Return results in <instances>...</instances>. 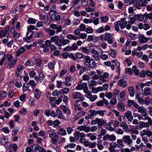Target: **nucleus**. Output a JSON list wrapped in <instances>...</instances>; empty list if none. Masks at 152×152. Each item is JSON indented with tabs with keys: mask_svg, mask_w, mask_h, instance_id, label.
Masks as SVG:
<instances>
[{
	"mask_svg": "<svg viewBox=\"0 0 152 152\" xmlns=\"http://www.w3.org/2000/svg\"><path fill=\"white\" fill-rule=\"evenodd\" d=\"M109 77V73L107 72H105L103 75H100L99 77V80L102 81L103 82H106L107 80L106 79Z\"/></svg>",
	"mask_w": 152,
	"mask_h": 152,
	"instance_id": "obj_11",
	"label": "nucleus"
},
{
	"mask_svg": "<svg viewBox=\"0 0 152 152\" xmlns=\"http://www.w3.org/2000/svg\"><path fill=\"white\" fill-rule=\"evenodd\" d=\"M88 112L90 114H89V117L92 118V117L94 116L97 114V111L93 110H90Z\"/></svg>",
	"mask_w": 152,
	"mask_h": 152,
	"instance_id": "obj_24",
	"label": "nucleus"
},
{
	"mask_svg": "<svg viewBox=\"0 0 152 152\" xmlns=\"http://www.w3.org/2000/svg\"><path fill=\"white\" fill-rule=\"evenodd\" d=\"M123 139H118L117 140L116 145L117 147L118 148H121L124 146V144L123 143Z\"/></svg>",
	"mask_w": 152,
	"mask_h": 152,
	"instance_id": "obj_19",
	"label": "nucleus"
},
{
	"mask_svg": "<svg viewBox=\"0 0 152 152\" xmlns=\"http://www.w3.org/2000/svg\"><path fill=\"white\" fill-rule=\"evenodd\" d=\"M117 85L120 87L124 88L127 86L126 81L124 78L121 79L117 82Z\"/></svg>",
	"mask_w": 152,
	"mask_h": 152,
	"instance_id": "obj_10",
	"label": "nucleus"
},
{
	"mask_svg": "<svg viewBox=\"0 0 152 152\" xmlns=\"http://www.w3.org/2000/svg\"><path fill=\"white\" fill-rule=\"evenodd\" d=\"M96 119L98 120V126L99 128H101L102 125H106L107 124L104 120L102 119H99L98 118H96Z\"/></svg>",
	"mask_w": 152,
	"mask_h": 152,
	"instance_id": "obj_13",
	"label": "nucleus"
},
{
	"mask_svg": "<svg viewBox=\"0 0 152 152\" xmlns=\"http://www.w3.org/2000/svg\"><path fill=\"white\" fill-rule=\"evenodd\" d=\"M62 39L59 37L55 42V45L58 47V48L60 49L61 47L62 44Z\"/></svg>",
	"mask_w": 152,
	"mask_h": 152,
	"instance_id": "obj_18",
	"label": "nucleus"
},
{
	"mask_svg": "<svg viewBox=\"0 0 152 152\" xmlns=\"http://www.w3.org/2000/svg\"><path fill=\"white\" fill-rule=\"evenodd\" d=\"M75 55L77 58L79 59H81L83 57V55L80 53H76Z\"/></svg>",
	"mask_w": 152,
	"mask_h": 152,
	"instance_id": "obj_51",
	"label": "nucleus"
},
{
	"mask_svg": "<svg viewBox=\"0 0 152 152\" xmlns=\"http://www.w3.org/2000/svg\"><path fill=\"white\" fill-rule=\"evenodd\" d=\"M25 49L24 48L22 47L20 48L19 50L17 51L16 53L17 54V56H19L20 54L23 53L25 51Z\"/></svg>",
	"mask_w": 152,
	"mask_h": 152,
	"instance_id": "obj_32",
	"label": "nucleus"
},
{
	"mask_svg": "<svg viewBox=\"0 0 152 152\" xmlns=\"http://www.w3.org/2000/svg\"><path fill=\"white\" fill-rule=\"evenodd\" d=\"M41 94V91L38 88L35 89L34 91V97L36 98L37 99L40 97Z\"/></svg>",
	"mask_w": 152,
	"mask_h": 152,
	"instance_id": "obj_16",
	"label": "nucleus"
},
{
	"mask_svg": "<svg viewBox=\"0 0 152 152\" xmlns=\"http://www.w3.org/2000/svg\"><path fill=\"white\" fill-rule=\"evenodd\" d=\"M120 92V91L117 88H115L113 90V93L114 94L115 96H117L119 94Z\"/></svg>",
	"mask_w": 152,
	"mask_h": 152,
	"instance_id": "obj_62",
	"label": "nucleus"
},
{
	"mask_svg": "<svg viewBox=\"0 0 152 152\" xmlns=\"http://www.w3.org/2000/svg\"><path fill=\"white\" fill-rule=\"evenodd\" d=\"M137 110L138 112L142 114L143 116L144 117H146L147 113L145 111V109H144L143 107H140L138 108Z\"/></svg>",
	"mask_w": 152,
	"mask_h": 152,
	"instance_id": "obj_15",
	"label": "nucleus"
},
{
	"mask_svg": "<svg viewBox=\"0 0 152 152\" xmlns=\"http://www.w3.org/2000/svg\"><path fill=\"white\" fill-rule=\"evenodd\" d=\"M73 130V129L71 127H68L66 128V131L68 134H71Z\"/></svg>",
	"mask_w": 152,
	"mask_h": 152,
	"instance_id": "obj_64",
	"label": "nucleus"
},
{
	"mask_svg": "<svg viewBox=\"0 0 152 152\" xmlns=\"http://www.w3.org/2000/svg\"><path fill=\"white\" fill-rule=\"evenodd\" d=\"M76 145V144L74 143H70L69 144H68L66 145L65 147V148H74L75 146Z\"/></svg>",
	"mask_w": 152,
	"mask_h": 152,
	"instance_id": "obj_44",
	"label": "nucleus"
},
{
	"mask_svg": "<svg viewBox=\"0 0 152 152\" xmlns=\"http://www.w3.org/2000/svg\"><path fill=\"white\" fill-rule=\"evenodd\" d=\"M134 102V100L129 99L128 100L127 105L129 107H131L133 105Z\"/></svg>",
	"mask_w": 152,
	"mask_h": 152,
	"instance_id": "obj_55",
	"label": "nucleus"
},
{
	"mask_svg": "<svg viewBox=\"0 0 152 152\" xmlns=\"http://www.w3.org/2000/svg\"><path fill=\"white\" fill-rule=\"evenodd\" d=\"M81 94L79 92H74L73 93L72 97L74 99L79 98L80 97Z\"/></svg>",
	"mask_w": 152,
	"mask_h": 152,
	"instance_id": "obj_27",
	"label": "nucleus"
},
{
	"mask_svg": "<svg viewBox=\"0 0 152 152\" xmlns=\"http://www.w3.org/2000/svg\"><path fill=\"white\" fill-rule=\"evenodd\" d=\"M86 83H83L82 85H78L76 87V89L77 90H82L83 88L84 84Z\"/></svg>",
	"mask_w": 152,
	"mask_h": 152,
	"instance_id": "obj_53",
	"label": "nucleus"
},
{
	"mask_svg": "<svg viewBox=\"0 0 152 152\" xmlns=\"http://www.w3.org/2000/svg\"><path fill=\"white\" fill-rule=\"evenodd\" d=\"M117 102V100L116 98H114L112 99L110 102V105H115Z\"/></svg>",
	"mask_w": 152,
	"mask_h": 152,
	"instance_id": "obj_35",
	"label": "nucleus"
},
{
	"mask_svg": "<svg viewBox=\"0 0 152 152\" xmlns=\"http://www.w3.org/2000/svg\"><path fill=\"white\" fill-rule=\"evenodd\" d=\"M103 139L104 141L109 140L110 141H113L116 140V137L113 134L110 135L107 134L103 137Z\"/></svg>",
	"mask_w": 152,
	"mask_h": 152,
	"instance_id": "obj_7",
	"label": "nucleus"
},
{
	"mask_svg": "<svg viewBox=\"0 0 152 152\" xmlns=\"http://www.w3.org/2000/svg\"><path fill=\"white\" fill-rule=\"evenodd\" d=\"M83 86V91L85 93L87 94L89 91H88V88L87 86V83H86L84 84Z\"/></svg>",
	"mask_w": 152,
	"mask_h": 152,
	"instance_id": "obj_52",
	"label": "nucleus"
},
{
	"mask_svg": "<svg viewBox=\"0 0 152 152\" xmlns=\"http://www.w3.org/2000/svg\"><path fill=\"white\" fill-rule=\"evenodd\" d=\"M96 65L95 61L91 59V62L89 63V67L91 68H94Z\"/></svg>",
	"mask_w": 152,
	"mask_h": 152,
	"instance_id": "obj_31",
	"label": "nucleus"
},
{
	"mask_svg": "<svg viewBox=\"0 0 152 152\" xmlns=\"http://www.w3.org/2000/svg\"><path fill=\"white\" fill-rule=\"evenodd\" d=\"M132 69L133 72L136 75H139V70L137 69V66H133Z\"/></svg>",
	"mask_w": 152,
	"mask_h": 152,
	"instance_id": "obj_38",
	"label": "nucleus"
},
{
	"mask_svg": "<svg viewBox=\"0 0 152 152\" xmlns=\"http://www.w3.org/2000/svg\"><path fill=\"white\" fill-rule=\"evenodd\" d=\"M47 31L49 33V34L51 36H53L55 34V31L50 28L47 29Z\"/></svg>",
	"mask_w": 152,
	"mask_h": 152,
	"instance_id": "obj_43",
	"label": "nucleus"
},
{
	"mask_svg": "<svg viewBox=\"0 0 152 152\" xmlns=\"http://www.w3.org/2000/svg\"><path fill=\"white\" fill-rule=\"evenodd\" d=\"M151 89L148 87H145L144 89V94L145 96H148L150 95Z\"/></svg>",
	"mask_w": 152,
	"mask_h": 152,
	"instance_id": "obj_20",
	"label": "nucleus"
},
{
	"mask_svg": "<svg viewBox=\"0 0 152 152\" xmlns=\"http://www.w3.org/2000/svg\"><path fill=\"white\" fill-rule=\"evenodd\" d=\"M19 129V128L18 127L15 128L12 131V135L13 136L16 135Z\"/></svg>",
	"mask_w": 152,
	"mask_h": 152,
	"instance_id": "obj_42",
	"label": "nucleus"
},
{
	"mask_svg": "<svg viewBox=\"0 0 152 152\" xmlns=\"http://www.w3.org/2000/svg\"><path fill=\"white\" fill-rule=\"evenodd\" d=\"M124 142L129 147H131L132 145L133 141L129 135L124 136L122 138Z\"/></svg>",
	"mask_w": 152,
	"mask_h": 152,
	"instance_id": "obj_1",
	"label": "nucleus"
},
{
	"mask_svg": "<svg viewBox=\"0 0 152 152\" xmlns=\"http://www.w3.org/2000/svg\"><path fill=\"white\" fill-rule=\"evenodd\" d=\"M113 96V94L111 92L106 93L105 95V96L106 97L109 99H111L112 98Z\"/></svg>",
	"mask_w": 152,
	"mask_h": 152,
	"instance_id": "obj_47",
	"label": "nucleus"
},
{
	"mask_svg": "<svg viewBox=\"0 0 152 152\" xmlns=\"http://www.w3.org/2000/svg\"><path fill=\"white\" fill-rule=\"evenodd\" d=\"M120 21L116 22L114 23L115 30L117 31H118L120 30L119 26H120Z\"/></svg>",
	"mask_w": 152,
	"mask_h": 152,
	"instance_id": "obj_30",
	"label": "nucleus"
},
{
	"mask_svg": "<svg viewBox=\"0 0 152 152\" xmlns=\"http://www.w3.org/2000/svg\"><path fill=\"white\" fill-rule=\"evenodd\" d=\"M58 134L62 136L66 135L67 134L66 131L65 129L63 128H60L58 131Z\"/></svg>",
	"mask_w": 152,
	"mask_h": 152,
	"instance_id": "obj_23",
	"label": "nucleus"
},
{
	"mask_svg": "<svg viewBox=\"0 0 152 152\" xmlns=\"http://www.w3.org/2000/svg\"><path fill=\"white\" fill-rule=\"evenodd\" d=\"M80 132L78 131H76L75 133L74 134V137L76 138L77 140H78L80 137L79 135Z\"/></svg>",
	"mask_w": 152,
	"mask_h": 152,
	"instance_id": "obj_56",
	"label": "nucleus"
},
{
	"mask_svg": "<svg viewBox=\"0 0 152 152\" xmlns=\"http://www.w3.org/2000/svg\"><path fill=\"white\" fill-rule=\"evenodd\" d=\"M139 127L140 129H142L143 127H145V122L143 121H140L139 122Z\"/></svg>",
	"mask_w": 152,
	"mask_h": 152,
	"instance_id": "obj_59",
	"label": "nucleus"
},
{
	"mask_svg": "<svg viewBox=\"0 0 152 152\" xmlns=\"http://www.w3.org/2000/svg\"><path fill=\"white\" fill-rule=\"evenodd\" d=\"M56 112L58 115V118L59 119H63L64 118V116L63 115L62 112L59 109H57L56 110Z\"/></svg>",
	"mask_w": 152,
	"mask_h": 152,
	"instance_id": "obj_22",
	"label": "nucleus"
},
{
	"mask_svg": "<svg viewBox=\"0 0 152 152\" xmlns=\"http://www.w3.org/2000/svg\"><path fill=\"white\" fill-rule=\"evenodd\" d=\"M33 34V32L31 31H28L26 33V35L27 38L29 39L32 37Z\"/></svg>",
	"mask_w": 152,
	"mask_h": 152,
	"instance_id": "obj_36",
	"label": "nucleus"
},
{
	"mask_svg": "<svg viewBox=\"0 0 152 152\" xmlns=\"http://www.w3.org/2000/svg\"><path fill=\"white\" fill-rule=\"evenodd\" d=\"M134 17L137 20H138L140 21H142L143 20V22H145L148 20L147 14H144L142 15H135Z\"/></svg>",
	"mask_w": 152,
	"mask_h": 152,
	"instance_id": "obj_5",
	"label": "nucleus"
},
{
	"mask_svg": "<svg viewBox=\"0 0 152 152\" xmlns=\"http://www.w3.org/2000/svg\"><path fill=\"white\" fill-rule=\"evenodd\" d=\"M138 38L140 43L143 44L147 42L149 39V38L146 37L143 34L139 35L138 36Z\"/></svg>",
	"mask_w": 152,
	"mask_h": 152,
	"instance_id": "obj_8",
	"label": "nucleus"
},
{
	"mask_svg": "<svg viewBox=\"0 0 152 152\" xmlns=\"http://www.w3.org/2000/svg\"><path fill=\"white\" fill-rule=\"evenodd\" d=\"M7 94V93L4 90L0 91V99H3L6 97Z\"/></svg>",
	"mask_w": 152,
	"mask_h": 152,
	"instance_id": "obj_29",
	"label": "nucleus"
},
{
	"mask_svg": "<svg viewBox=\"0 0 152 152\" xmlns=\"http://www.w3.org/2000/svg\"><path fill=\"white\" fill-rule=\"evenodd\" d=\"M29 83L30 85L31 86L32 88L34 89L36 86L35 81L33 80H30Z\"/></svg>",
	"mask_w": 152,
	"mask_h": 152,
	"instance_id": "obj_41",
	"label": "nucleus"
},
{
	"mask_svg": "<svg viewBox=\"0 0 152 152\" xmlns=\"http://www.w3.org/2000/svg\"><path fill=\"white\" fill-rule=\"evenodd\" d=\"M109 54L110 56L113 58H114L116 56L117 53L114 51L113 50L110 49V52Z\"/></svg>",
	"mask_w": 152,
	"mask_h": 152,
	"instance_id": "obj_45",
	"label": "nucleus"
},
{
	"mask_svg": "<svg viewBox=\"0 0 152 152\" xmlns=\"http://www.w3.org/2000/svg\"><path fill=\"white\" fill-rule=\"evenodd\" d=\"M144 101L145 104L146 105H148L150 103V99L148 96L145 97Z\"/></svg>",
	"mask_w": 152,
	"mask_h": 152,
	"instance_id": "obj_57",
	"label": "nucleus"
},
{
	"mask_svg": "<svg viewBox=\"0 0 152 152\" xmlns=\"http://www.w3.org/2000/svg\"><path fill=\"white\" fill-rule=\"evenodd\" d=\"M148 2L145 0H140L139 1L137 4H135V7L136 9L138 10H140L141 7H145Z\"/></svg>",
	"mask_w": 152,
	"mask_h": 152,
	"instance_id": "obj_4",
	"label": "nucleus"
},
{
	"mask_svg": "<svg viewBox=\"0 0 152 152\" xmlns=\"http://www.w3.org/2000/svg\"><path fill=\"white\" fill-rule=\"evenodd\" d=\"M129 92L131 96H134V88L130 86L128 88Z\"/></svg>",
	"mask_w": 152,
	"mask_h": 152,
	"instance_id": "obj_28",
	"label": "nucleus"
},
{
	"mask_svg": "<svg viewBox=\"0 0 152 152\" xmlns=\"http://www.w3.org/2000/svg\"><path fill=\"white\" fill-rule=\"evenodd\" d=\"M97 98V96L96 95H91L89 99L91 102L94 101Z\"/></svg>",
	"mask_w": 152,
	"mask_h": 152,
	"instance_id": "obj_63",
	"label": "nucleus"
},
{
	"mask_svg": "<svg viewBox=\"0 0 152 152\" xmlns=\"http://www.w3.org/2000/svg\"><path fill=\"white\" fill-rule=\"evenodd\" d=\"M117 107L119 110H123L125 108L124 105L121 102H119L117 105Z\"/></svg>",
	"mask_w": 152,
	"mask_h": 152,
	"instance_id": "obj_25",
	"label": "nucleus"
},
{
	"mask_svg": "<svg viewBox=\"0 0 152 152\" xmlns=\"http://www.w3.org/2000/svg\"><path fill=\"white\" fill-rule=\"evenodd\" d=\"M18 60V58H16L13 59L11 61H9L8 63L9 66L11 68L12 67L15 65L16 62Z\"/></svg>",
	"mask_w": 152,
	"mask_h": 152,
	"instance_id": "obj_21",
	"label": "nucleus"
},
{
	"mask_svg": "<svg viewBox=\"0 0 152 152\" xmlns=\"http://www.w3.org/2000/svg\"><path fill=\"white\" fill-rule=\"evenodd\" d=\"M97 114L99 115L103 116L104 115V112H106V111L104 110H101L97 111Z\"/></svg>",
	"mask_w": 152,
	"mask_h": 152,
	"instance_id": "obj_60",
	"label": "nucleus"
},
{
	"mask_svg": "<svg viewBox=\"0 0 152 152\" xmlns=\"http://www.w3.org/2000/svg\"><path fill=\"white\" fill-rule=\"evenodd\" d=\"M88 4V1L86 0H82L81 1V4L82 7H86Z\"/></svg>",
	"mask_w": 152,
	"mask_h": 152,
	"instance_id": "obj_46",
	"label": "nucleus"
},
{
	"mask_svg": "<svg viewBox=\"0 0 152 152\" xmlns=\"http://www.w3.org/2000/svg\"><path fill=\"white\" fill-rule=\"evenodd\" d=\"M59 37L57 35H55L54 36L50 38V41L52 42H55Z\"/></svg>",
	"mask_w": 152,
	"mask_h": 152,
	"instance_id": "obj_49",
	"label": "nucleus"
},
{
	"mask_svg": "<svg viewBox=\"0 0 152 152\" xmlns=\"http://www.w3.org/2000/svg\"><path fill=\"white\" fill-rule=\"evenodd\" d=\"M126 94V92L124 91H122L121 92L119 96L120 97V100H123V99L125 97Z\"/></svg>",
	"mask_w": 152,
	"mask_h": 152,
	"instance_id": "obj_37",
	"label": "nucleus"
},
{
	"mask_svg": "<svg viewBox=\"0 0 152 152\" xmlns=\"http://www.w3.org/2000/svg\"><path fill=\"white\" fill-rule=\"evenodd\" d=\"M150 27V26L147 23H144L143 25V29L145 30L149 29Z\"/></svg>",
	"mask_w": 152,
	"mask_h": 152,
	"instance_id": "obj_61",
	"label": "nucleus"
},
{
	"mask_svg": "<svg viewBox=\"0 0 152 152\" xmlns=\"http://www.w3.org/2000/svg\"><path fill=\"white\" fill-rule=\"evenodd\" d=\"M101 20L102 23H105L108 20L109 18L108 17L106 16H102L100 18Z\"/></svg>",
	"mask_w": 152,
	"mask_h": 152,
	"instance_id": "obj_48",
	"label": "nucleus"
},
{
	"mask_svg": "<svg viewBox=\"0 0 152 152\" xmlns=\"http://www.w3.org/2000/svg\"><path fill=\"white\" fill-rule=\"evenodd\" d=\"M9 28L10 27H8L5 28L4 30H2L0 31V36L1 38L3 37L4 35L6 37H9Z\"/></svg>",
	"mask_w": 152,
	"mask_h": 152,
	"instance_id": "obj_9",
	"label": "nucleus"
},
{
	"mask_svg": "<svg viewBox=\"0 0 152 152\" xmlns=\"http://www.w3.org/2000/svg\"><path fill=\"white\" fill-rule=\"evenodd\" d=\"M62 91L63 94H67L69 91L70 89L69 88L67 87H64L61 90Z\"/></svg>",
	"mask_w": 152,
	"mask_h": 152,
	"instance_id": "obj_40",
	"label": "nucleus"
},
{
	"mask_svg": "<svg viewBox=\"0 0 152 152\" xmlns=\"http://www.w3.org/2000/svg\"><path fill=\"white\" fill-rule=\"evenodd\" d=\"M127 24V22L126 21H124L122 22H121L120 21V27L121 28H124L126 27V24Z\"/></svg>",
	"mask_w": 152,
	"mask_h": 152,
	"instance_id": "obj_50",
	"label": "nucleus"
},
{
	"mask_svg": "<svg viewBox=\"0 0 152 152\" xmlns=\"http://www.w3.org/2000/svg\"><path fill=\"white\" fill-rule=\"evenodd\" d=\"M1 143L4 145V146L7 149H10L11 148V144L8 142V139L5 137H2L1 138L0 140Z\"/></svg>",
	"mask_w": 152,
	"mask_h": 152,
	"instance_id": "obj_2",
	"label": "nucleus"
},
{
	"mask_svg": "<svg viewBox=\"0 0 152 152\" xmlns=\"http://www.w3.org/2000/svg\"><path fill=\"white\" fill-rule=\"evenodd\" d=\"M67 38L69 39L70 40L74 39L75 40H77L78 39V37L77 36H74L71 34L68 35L67 36Z\"/></svg>",
	"mask_w": 152,
	"mask_h": 152,
	"instance_id": "obj_33",
	"label": "nucleus"
},
{
	"mask_svg": "<svg viewBox=\"0 0 152 152\" xmlns=\"http://www.w3.org/2000/svg\"><path fill=\"white\" fill-rule=\"evenodd\" d=\"M125 116L128 121L131 122L133 119L132 112L129 111H127L125 114Z\"/></svg>",
	"mask_w": 152,
	"mask_h": 152,
	"instance_id": "obj_14",
	"label": "nucleus"
},
{
	"mask_svg": "<svg viewBox=\"0 0 152 152\" xmlns=\"http://www.w3.org/2000/svg\"><path fill=\"white\" fill-rule=\"evenodd\" d=\"M103 104H105V107L108 109H110L111 108V106L109 105V102L106 99H103Z\"/></svg>",
	"mask_w": 152,
	"mask_h": 152,
	"instance_id": "obj_26",
	"label": "nucleus"
},
{
	"mask_svg": "<svg viewBox=\"0 0 152 152\" xmlns=\"http://www.w3.org/2000/svg\"><path fill=\"white\" fill-rule=\"evenodd\" d=\"M113 37L112 35L109 33H105L104 34V40L107 41L109 44H112L113 42Z\"/></svg>",
	"mask_w": 152,
	"mask_h": 152,
	"instance_id": "obj_6",
	"label": "nucleus"
},
{
	"mask_svg": "<svg viewBox=\"0 0 152 152\" xmlns=\"http://www.w3.org/2000/svg\"><path fill=\"white\" fill-rule=\"evenodd\" d=\"M96 105L98 107L102 106L104 105L103 99L97 102L96 103Z\"/></svg>",
	"mask_w": 152,
	"mask_h": 152,
	"instance_id": "obj_54",
	"label": "nucleus"
},
{
	"mask_svg": "<svg viewBox=\"0 0 152 152\" xmlns=\"http://www.w3.org/2000/svg\"><path fill=\"white\" fill-rule=\"evenodd\" d=\"M85 31L87 33H92L93 32V30L92 28H86Z\"/></svg>",
	"mask_w": 152,
	"mask_h": 152,
	"instance_id": "obj_58",
	"label": "nucleus"
},
{
	"mask_svg": "<svg viewBox=\"0 0 152 152\" xmlns=\"http://www.w3.org/2000/svg\"><path fill=\"white\" fill-rule=\"evenodd\" d=\"M90 52L94 54L92 56L95 58L96 61H97L99 60L100 57L99 55V52L97 50L91 49Z\"/></svg>",
	"mask_w": 152,
	"mask_h": 152,
	"instance_id": "obj_12",
	"label": "nucleus"
},
{
	"mask_svg": "<svg viewBox=\"0 0 152 152\" xmlns=\"http://www.w3.org/2000/svg\"><path fill=\"white\" fill-rule=\"evenodd\" d=\"M36 20L34 18H29L27 20L28 23L29 24H34L35 23Z\"/></svg>",
	"mask_w": 152,
	"mask_h": 152,
	"instance_id": "obj_34",
	"label": "nucleus"
},
{
	"mask_svg": "<svg viewBox=\"0 0 152 152\" xmlns=\"http://www.w3.org/2000/svg\"><path fill=\"white\" fill-rule=\"evenodd\" d=\"M49 137L51 139V141L52 143L56 144L58 142V140L56 138H58V135H57L56 133L53 132L49 134Z\"/></svg>",
	"mask_w": 152,
	"mask_h": 152,
	"instance_id": "obj_3",
	"label": "nucleus"
},
{
	"mask_svg": "<svg viewBox=\"0 0 152 152\" xmlns=\"http://www.w3.org/2000/svg\"><path fill=\"white\" fill-rule=\"evenodd\" d=\"M145 119H147L148 121L145 122V125L146 127H149L152 125V120L151 118L149 117L147 115L146 117H145Z\"/></svg>",
	"mask_w": 152,
	"mask_h": 152,
	"instance_id": "obj_17",
	"label": "nucleus"
},
{
	"mask_svg": "<svg viewBox=\"0 0 152 152\" xmlns=\"http://www.w3.org/2000/svg\"><path fill=\"white\" fill-rule=\"evenodd\" d=\"M55 64L54 61L50 62L48 63V66L50 69H52L54 67Z\"/></svg>",
	"mask_w": 152,
	"mask_h": 152,
	"instance_id": "obj_39",
	"label": "nucleus"
}]
</instances>
